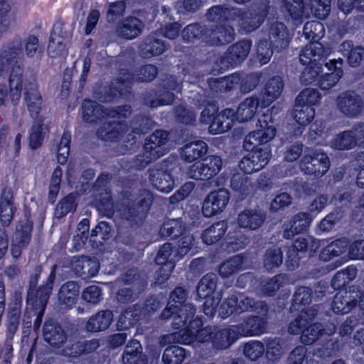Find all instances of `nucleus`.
<instances>
[{"instance_id": "b1692460", "label": "nucleus", "mask_w": 364, "mask_h": 364, "mask_svg": "<svg viewBox=\"0 0 364 364\" xmlns=\"http://www.w3.org/2000/svg\"><path fill=\"white\" fill-rule=\"evenodd\" d=\"M72 268L79 277H93L98 273L100 264L95 259H88L87 257H75L72 262Z\"/></svg>"}, {"instance_id": "a18cd8bd", "label": "nucleus", "mask_w": 364, "mask_h": 364, "mask_svg": "<svg viewBox=\"0 0 364 364\" xmlns=\"http://www.w3.org/2000/svg\"><path fill=\"white\" fill-rule=\"evenodd\" d=\"M288 277L284 274H279L274 277L263 282L261 284V291L266 296L274 295L280 288L288 284Z\"/></svg>"}, {"instance_id": "603ef678", "label": "nucleus", "mask_w": 364, "mask_h": 364, "mask_svg": "<svg viewBox=\"0 0 364 364\" xmlns=\"http://www.w3.org/2000/svg\"><path fill=\"white\" fill-rule=\"evenodd\" d=\"M166 50V46L161 40L149 37L141 47L143 55L146 58L162 54Z\"/></svg>"}, {"instance_id": "0e129e2a", "label": "nucleus", "mask_w": 364, "mask_h": 364, "mask_svg": "<svg viewBox=\"0 0 364 364\" xmlns=\"http://www.w3.org/2000/svg\"><path fill=\"white\" fill-rule=\"evenodd\" d=\"M336 72L326 73L320 75L316 85L321 90H329L334 87L343 76V70H336Z\"/></svg>"}, {"instance_id": "e2e57ef3", "label": "nucleus", "mask_w": 364, "mask_h": 364, "mask_svg": "<svg viewBox=\"0 0 364 364\" xmlns=\"http://www.w3.org/2000/svg\"><path fill=\"white\" fill-rule=\"evenodd\" d=\"M201 161L208 180L215 176L221 171L223 161L220 156L210 155Z\"/></svg>"}, {"instance_id": "2f4dec72", "label": "nucleus", "mask_w": 364, "mask_h": 364, "mask_svg": "<svg viewBox=\"0 0 364 364\" xmlns=\"http://www.w3.org/2000/svg\"><path fill=\"white\" fill-rule=\"evenodd\" d=\"M113 314L111 311H101L92 316L86 323V329L90 332L106 330L111 324Z\"/></svg>"}, {"instance_id": "aec40b11", "label": "nucleus", "mask_w": 364, "mask_h": 364, "mask_svg": "<svg viewBox=\"0 0 364 364\" xmlns=\"http://www.w3.org/2000/svg\"><path fill=\"white\" fill-rule=\"evenodd\" d=\"M128 129L127 124L113 121L101 126L97 129V134L98 137L104 141H113L119 140Z\"/></svg>"}, {"instance_id": "4468645a", "label": "nucleus", "mask_w": 364, "mask_h": 364, "mask_svg": "<svg viewBox=\"0 0 364 364\" xmlns=\"http://www.w3.org/2000/svg\"><path fill=\"white\" fill-rule=\"evenodd\" d=\"M263 21V16L255 11L233 9L232 22H235V25L245 33L256 30Z\"/></svg>"}, {"instance_id": "5701e85b", "label": "nucleus", "mask_w": 364, "mask_h": 364, "mask_svg": "<svg viewBox=\"0 0 364 364\" xmlns=\"http://www.w3.org/2000/svg\"><path fill=\"white\" fill-rule=\"evenodd\" d=\"M284 90V82L279 76L269 79L262 92V104L267 107L279 97Z\"/></svg>"}, {"instance_id": "423d86ee", "label": "nucleus", "mask_w": 364, "mask_h": 364, "mask_svg": "<svg viewBox=\"0 0 364 364\" xmlns=\"http://www.w3.org/2000/svg\"><path fill=\"white\" fill-rule=\"evenodd\" d=\"M300 168L305 173L319 178L328 171L330 160L321 149H307L300 161Z\"/></svg>"}, {"instance_id": "6ab92c4d", "label": "nucleus", "mask_w": 364, "mask_h": 364, "mask_svg": "<svg viewBox=\"0 0 364 364\" xmlns=\"http://www.w3.org/2000/svg\"><path fill=\"white\" fill-rule=\"evenodd\" d=\"M328 55V50H326L318 41L311 42L301 50L299 59L303 65H314Z\"/></svg>"}, {"instance_id": "9d476101", "label": "nucleus", "mask_w": 364, "mask_h": 364, "mask_svg": "<svg viewBox=\"0 0 364 364\" xmlns=\"http://www.w3.org/2000/svg\"><path fill=\"white\" fill-rule=\"evenodd\" d=\"M230 200L228 190L220 188L209 193L205 198L202 213L206 218L220 214L227 207Z\"/></svg>"}, {"instance_id": "e433bc0d", "label": "nucleus", "mask_w": 364, "mask_h": 364, "mask_svg": "<svg viewBox=\"0 0 364 364\" xmlns=\"http://www.w3.org/2000/svg\"><path fill=\"white\" fill-rule=\"evenodd\" d=\"M212 44H225L232 41L235 38V31L232 26L221 24L212 30L208 34Z\"/></svg>"}, {"instance_id": "f8f14e48", "label": "nucleus", "mask_w": 364, "mask_h": 364, "mask_svg": "<svg viewBox=\"0 0 364 364\" xmlns=\"http://www.w3.org/2000/svg\"><path fill=\"white\" fill-rule=\"evenodd\" d=\"M152 203V195L148 191H144L137 199L136 204L126 208L122 215V218L126 220L131 226L138 225L145 217Z\"/></svg>"}, {"instance_id": "4d7b16f0", "label": "nucleus", "mask_w": 364, "mask_h": 364, "mask_svg": "<svg viewBox=\"0 0 364 364\" xmlns=\"http://www.w3.org/2000/svg\"><path fill=\"white\" fill-rule=\"evenodd\" d=\"M65 53L64 38L63 36L53 31L50 34L48 46V54L51 58H57Z\"/></svg>"}, {"instance_id": "c03bdc74", "label": "nucleus", "mask_w": 364, "mask_h": 364, "mask_svg": "<svg viewBox=\"0 0 364 364\" xmlns=\"http://www.w3.org/2000/svg\"><path fill=\"white\" fill-rule=\"evenodd\" d=\"M79 287L74 282H68L62 285L58 293L60 301L68 307L73 306L77 300Z\"/></svg>"}, {"instance_id": "864d4df0", "label": "nucleus", "mask_w": 364, "mask_h": 364, "mask_svg": "<svg viewBox=\"0 0 364 364\" xmlns=\"http://www.w3.org/2000/svg\"><path fill=\"white\" fill-rule=\"evenodd\" d=\"M186 358L184 348L172 346L167 348L163 354L162 360L164 364H181Z\"/></svg>"}, {"instance_id": "bb28decb", "label": "nucleus", "mask_w": 364, "mask_h": 364, "mask_svg": "<svg viewBox=\"0 0 364 364\" xmlns=\"http://www.w3.org/2000/svg\"><path fill=\"white\" fill-rule=\"evenodd\" d=\"M239 337L235 326L223 329L214 328L211 341L215 348L224 349L228 348Z\"/></svg>"}, {"instance_id": "4be33fe9", "label": "nucleus", "mask_w": 364, "mask_h": 364, "mask_svg": "<svg viewBox=\"0 0 364 364\" xmlns=\"http://www.w3.org/2000/svg\"><path fill=\"white\" fill-rule=\"evenodd\" d=\"M24 100L31 116L36 117L39 113L42 98L38 90V86L35 81L26 82L24 85Z\"/></svg>"}, {"instance_id": "393cba45", "label": "nucleus", "mask_w": 364, "mask_h": 364, "mask_svg": "<svg viewBox=\"0 0 364 364\" xmlns=\"http://www.w3.org/2000/svg\"><path fill=\"white\" fill-rule=\"evenodd\" d=\"M150 181L153 186L163 193L171 192L174 187L172 176L163 168H154L150 171Z\"/></svg>"}, {"instance_id": "c85d7f7f", "label": "nucleus", "mask_w": 364, "mask_h": 364, "mask_svg": "<svg viewBox=\"0 0 364 364\" xmlns=\"http://www.w3.org/2000/svg\"><path fill=\"white\" fill-rule=\"evenodd\" d=\"M142 348L140 343L135 339L127 344L122 354L123 364H147L145 355H141Z\"/></svg>"}, {"instance_id": "6e6552de", "label": "nucleus", "mask_w": 364, "mask_h": 364, "mask_svg": "<svg viewBox=\"0 0 364 364\" xmlns=\"http://www.w3.org/2000/svg\"><path fill=\"white\" fill-rule=\"evenodd\" d=\"M157 74V68L152 65L142 67L136 77L127 71H122L119 76L112 84L111 89L117 95L118 92L122 95L129 91V85L134 79L137 81L148 82L154 80Z\"/></svg>"}, {"instance_id": "0eeeda50", "label": "nucleus", "mask_w": 364, "mask_h": 364, "mask_svg": "<svg viewBox=\"0 0 364 364\" xmlns=\"http://www.w3.org/2000/svg\"><path fill=\"white\" fill-rule=\"evenodd\" d=\"M335 102L337 109L348 118H357L364 110V96L353 90L341 92Z\"/></svg>"}, {"instance_id": "473e14b6", "label": "nucleus", "mask_w": 364, "mask_h": 364, "mask_svg": "<svg viewBox=\"0 0 364 364\" xmlns=\"http://www.w3.org/2000/svg\"><path fill=\"white\" fill-rule=\"evenodd\" d=\"M12 200L11 191L10 189L4 190L0 200V220L5 226L9 225L14 218L15 208Z\"/></svg>"}, {"instance_id": "1a4fd4ad", "label": "nucleus", "mask_w": 364, "mask_h": 364, "mask_svg": "<svg viewBox=\"0 0 364 364\" xmlns=\"http://www.w3.org/2000/svg\"><path fill=\"white\" fill-rule=\"evenodd\" d=\"M256 127V130L250 132L244 139L243 146L246 150H251L259 144H267L276 136V128L272 122L267 120L265 116L258 119Z\"/></svg>"}, {"instance_id": "39448f33", "label": "nucleus", "mask_w": 364, "mask_h": 364, "mask_svg": "<svg viewBox=\"0 0 364 364\" xmlns=\"http://www.w3.org/2000/svg\"><path fill=\"white\" fill-rule=\"evenodd\" d=\"M131 114L130 106L118 107L117 109L108 110L97 102L84 100L82 106V117L87 122H95L98 119L127 117Z\"/></svg>"}, {"instance_id": "58836bf2", "label": "nucleus", "mask_w": 364, "mask_h": 364, "mask_svg": "<svg viewBox=\"0 0 364 364\" xmlns=\"http://www.w3.org/2000/svg\"><path fill=\"white\" fill-rule=\"evenodd\" d=\"M265 355L268 360L277 363L285 353L283 341L279 338H269L265 341Z\"/></svg>"}, {"instance_id": "338daca9", "label": "nucleus", "mask_w": 364, "mask_h": 364, "mask_svg": "<svg viewBox=\"0 0 364 364\" xmlns=\"http://www.w3.org/2000/svg\"><path fill=\"white\" fill-rule=\"evenodd\" d=\"M264 352V346L261 341H253L247 343L243 349L245 356L251 361H256Z\"/></svg>"}, {"instance_id": "7c9ffc66", "label": "nucleus", "mask_w": 364, "mask_h": 364, "mask_svg": "<svg viewBox=\"0 0 364 364\" xmlns=\"http://www.w3.org/2000/svg\"><path fill=\"white\" fill-rule=\"evenodd\" d=\"M259 106V100L256 97H249L245 99L238 106L235 112L236 119L240 122L250 120L256 114Z\"/></svg>"}, {"instance_id": "412c9836", "label": "nucleus", "mask_w": 364, "mask_h": 364, "mask_svg": "<svg viewBox=\"0 0 364 364\" xmlns=\"http://www.w3.org/2000/svg\"><path fill=\"white\" fill-rule=\"evenodd\" d=\"M265 214L260 210L246 209L238 214V225L245 229L257 230L264 222Z\"/></svg>"}, {"instance_id": "a878e982", "label": "nucleus", "mask_w": 364, "mask_h": 364, "mask_svg": "<svg viewBox=\"0 0 364 364\" xmlns=\"http://www.w3.org/2000/svg\"><path fill=\"white\" fill-rule=\"evenodd\" d=\"M144 23L133 16L125 18L118 26L117 33L126 39H134L139 36L144 29Z\"/></svg>"}, {"instance_id": "79ce46f5", "label": "nucleus", "mask_w": 364, "mask_h": 364, "mask_svg": "<svg viewBox=\"0 0 364 364\" xmlns=\"http://www.w3.org/2000/svg\"><path fill=\"white\" fill-rule=\"evenodd\" d=\"M315 114L316 112L314 107L295 102L292 117L298 124L306 127L313 121Z\"/></svg>"}, {"instance_id": "5fc2aeb1", "label": "nucleus", "mask_w": 364, "mask_h": 364, "mask_svg": "<svg viewBox=\"0 0 364 364\" xmlns=\"http://www.w3.org/2000/svg\"><path fill=\"white\" fill-rule=\"evenodd\" d=\"M233 9L235 8L229 9L220 5L214 6L208 10L206 16L212 21H220V23L232 21Z\"/></svg>"}, {"instance_id": "680f3d73", "label": "nucleus", "mask_w": 364, "mask_h": 364, "mask_svg": "<svg viewBox=\"0 0 364 364\" xmlns=\"http://www.w3.org/2000/svg\"><path fill=\"white\" fill-rule=\"evenodd\" d=\"M323 328L320 323L309 324L305 327L301 335V341L305 345H311L323 335Z\"/></svg>"}, {"instance_id": "6e6d98bb", "label": "nucleus", "mask_w": 364, "mask_h": 364, "mask_svg": "<svg viewBox=\"0 0 364 364\" xmlns=\"http://www.w3.org/2000/svg\"><path fill=\"white\" fill-rule=\"evenodd\" d=\"M303 33L306 39L318 41L324 36L325 29L323 25L318 21H309L305 23Z\"/></svg>"}, {"instance_id": "f257e3e1", "label": "nucleus", "mask_w": 364, "mask_h": 364, "mask_svg": "<svg viewBox=\"0 0 364 364\" xmlns=\"http://www.w3.org/2000/svg\"><path fill=\"white\" fill-rule=\"evenodd\" d=\"M168 134L163 130H156L146 140L142 154L136 156L134 166L136 168L145 167L153 160L164 156L168 151L166 146Z\"/></svg>"}, {"instance_id": "2eb2a0df", "label": "nucleus", "mask_w": 364, "mask_h": 364, "mask_svg": "<svg viewBox=\"0 0 364 364\" xmlns=\"http://www.w3.org/2000/svg\"><path fill=\"white\" fill-rule=\"evenodd\" d=\"M266 314L250 316L238 325H235L239 336H257L264 333L267 327Z\"/></svg>"}, {"instance_id": "8fccbe9b", "label": "nucleus", "mask_w": 364, "mask_h": 364, "mask_svg": "<svg viewBox=\"0 0 364 364\" xmlns=\"http://www.w3.org/2000/svg\"><path fill=\"white\" fill-rule=\"evenodd\" d=\"M184 225L181 219H172L164 223L160 228V235L164 237H177L182 235Z\"/></svg>"}, {"instance_id": "9b49d317", "label": "nucleus", "mask_w": 364, "mask_h": 364, "mask_svg": "<svg viewBox=\"0 0 364 364\" xmlns=\"http://www.w3.org/2000/svg\"><path fill=\"white\" fill-rule=\"evenodd\" d=\"M272 157L269 146L259 148L244 156L239 163V167L245 173L250 174L262 169Z\"/></svg>"}, {"instance_id": "7ed1b4c3", "label": "nucleus", "mask_w": 364, "mask_h": 364, "mask_svg": "<svg viewBox=\"0 0 364 364\" xmlns=\"http://www.w3.org/2000/svg\"><path fill=\"white\" fill-rule=\"evenodd\" d=\"M218 277L216 274L208 273L198 283L196 295L199 299H205L203 311L205 314L213 316L222 299L220 292L216 291Z\"/></svg>"}, {"instance_id": "052dcab7", "label": "nucleus", "mask_w": 364, "mask_h": 364, "mask_svg": "<svg viewBox=\"0 0 364 364\" xmlns=\"http://www.w3.org/2000/svg\"><path fill=\"white\" fill-rule=\"evenodd\" d=\"M282 261V252L279 247H273L267 250L264 257V265L267 270L279 267Z\"/></svg>"}, {"instance_id": "f704fd0d", "label": "nucleus", "mask_w": 364, "mask_h": 364, "mask_svg": "<svg viewBox=\"0 0 364 364\" xmlns=\"http://www.w3.org/2000/svg\"><path fill=\"white\" fill-rule=\"evenodd\" d=\"M44 339L54 347H60L66 341V335L62 328L46 322L43 327Z\"/></svg>"}, {"instance_id": "de8ad7c7", "label": "nucleus", "mask_w": 364, "mask_h": 364, "mask_svg": "<svg viewBox=\"0 0 364 364\" xmlns=\"http://www.w3.org/2000/svg\"><path fill=\"white\" fill-rule=\"evenodd\" d=\"M348 248V242L346 240H337L325 247L320 253V259L328 261L335 257L344 253Z\"/></svg>"}, {"instance_id": "37998d69", "label": "nucleus", "mask_w": 364, "mask_h": 364, "mask_svg": "<svg viewBox=\"0 0 364 364\" xmlns=\"http://www.w3.org/2000/svg\"><path fill=\"white\" fill-rule=\"evenodd\" d=\"M228 230V223L225 220L218 221L205 230H204L202 238L207 245H212L220 240Z\"/></svg>"}, {"instance_id": "bf43d9fd", "label": "nucleus", "mask_w": 364, "mask_h": 364, "mask_svg": "<svg viewBox=\"0 0 364 364\" xmlns=\"http://www.w3.org/2000/svg\"><path fill=\"white\" fill-rule=\"evenodd\" d=\"M331 144L333 148L338 150L351 149L356 146L349 130L342 132L335 136Z\"/></svg>"}, {"instance_id": "13d9d810", "label": "nucleus", "mask_w": 364, "mask_h": 364, "mask_svg": "<svg viewBox=\"0 0 364 364\" xmlns=\"http://www.w3.org/2000/svg\"><path fill=\"white\" fill-rule=\"evenodd\" d=\"M47 133L48 128L46 124L40 122L34 124L31 129L29 136L30 146L33 149L40 147Z\"/></svg>"}, {"instance_id": "49530a36", "label": "nucleus", "mask_w": 364, "mask_h": 364, "mask_svg": "<svg viewBox=\"0 0 364 364\" xmlns=\"http://www.w3.org/2000/svg\"><path fill=\"white\" fill-rule=\"evenodd\" d=\"M230 186L237 196L241 199L247 196L251 190L249 177L240 173L233 175L230 181Z\"/></svg>"}, {"instance_id": "a211bd4d", "label": "nucleus", "mask_w": 364, "mask_h": 364, "mask_svg": "<svg viewBox=\"0 0 364 364\" xmlns=\"http://www.w3.org/2000/svg\"><path fill=\"white\" fill-rule=\"evenodd\" d=\"M311 219L306 213H299L283 225V237L291 239L294 235L306 230Z\"/></svg>"}, {"instance_id": "20e7f679", "label": "nucleus", "mask_w": 364, "mask_h": 364, "mask_svg": "<svg viewBox=\"0 0 364 364\" xmlns=\"http://www.w3.org/2000/svg\"><path fill=\"white\" fill-rule=\"evenodd\" d=\"M55 277V266H54L50 272L48 278V282L46 285L40 287L37 294L34 295L33 291H31L27 295L26 303L27 306H30L31 311L34 312L36 318L33 322L34 330H38L41 324L42 318L44 314L45 309L50 297L52 290V284Z\"/></svg>"}, {"instance_id": "c9c22d12", "label": "nucleus", "mask_w": 364, "mask_h": 364, "mask_svg": "<svg viewBox=\"0 0 364 364\" xmlns=\"http://www.w3.org/2000/svg\"><path fill=\"white\" fill-rule=\"evenodd\" d=\"M207 151V144L198 140L185 144L181 149V154L186 161L192 162L204 156Z\"/></svg>"}, {"instance_id": "dca6fc26", "label": "nucleus", "mask_w": 364, "mask_h": 364, "mask_svg": "<svg viewBox=\"0 0 364 364\" xmlns=\"http://www.w3.org/2000/svg\"><path fill=\"white\" fill-rule=\"evenodd\" d=\"M32 228V223L28 220L17 225L11 248V255L14 258H18L22 250L26 248L31 239Z\"/></svg>"}, {"instance_id": "09e8293b", "label": "nucleus", "mask_w": 364, "mask_h": 364, "mask_svg": "<svg viewBox=\"0 0 364 364\" xmlns=\"http://www.w3.org/2000/svg\"><path fill=\"white\" fill-rule=\"evenodd\" d=\"M181 258L176 250H173L171 243H165L159 250L156 257V262L158 264L171 263L175 264L176 262Z\"/></svg>"}, {"instance_id": "ea45409f", "label": "nucleus", "mask_w": 364, "mask_h": 364, "mask_svg": "<svg viewBox=\"0 0 364 364\" xmlns=\"http://www.w3.org/2000/svg\"><path fill=\"white\" fill-rule=\"evenodd\" d=\"M252 43L249 40H242L228 48V58L230 63L236 64L243 61L250 53Z\"/></svg>"}, {"instance_id": "69168bd1", "label": "nucleus", "mask_w": 364, "mask_h": 364, "mask_svg": "<svg viewBox=\"0 0 364 364\" xmlns=\"http://www.w3.org/2000/svg\"><path fill=\"white\" fill-rule=\"evenodd\" d=\"M321 70L322 67L320 63L309 65V66L305 68L300 76L301 82L304 85L318 83V79L320 77Z\"/></svg>"}, {"instance_id": "72a5a7b5", "label": "nucleus", "mask_w": 364, "mask_h": 364, "mask_svg": "<svg viewBox=\"0 0 364 364\" xmlns=\"http://www.w3.org/2000/svg\"><path fill=\"white\" fill-rule=\"evenodd\" d=\"M237 295L238 296V314L245 311H254L258 314L267 313V306L264 301H255L254 299L239 293Z\"/></svg>"}, {"instance_id": "ddd939ff", "label": "nucleus", "mask_w": 364, "mask_h": 364, "mask_svg": "<svg viewBox=\"0 0 364 364\" xmlns=\"http://www.w3.org/2000/svg\"><path fill=\"white\" fill-rule=\"evenodd\" d=\"M195 313V308L191 304H186L179 308L178 306H176L169 301L167 307L161 314V317L163 319H168L173 316V327L180 330L183 328V327L187 324L188 320L193 318Z\"/></svg>"}, {"instance_id": "a19ab883", "label": "nucleus", "mask_w": 364, "mask_h": 364, "mask_svg": "<svg viewBox=\"0 0 364 364\" xmlns=\"http://www.w3.org/2000/svg\"><path fill=\"white\" fill-rule=\"evenodd\" d=\"M23 68L18 65L12 69L10 74L9 79V91L10 96L13 102L18 101L21 97L23 83Z\"/></svg>"}, {"instance_id": "f3484780", "label": "nucleus", "mask_w": 364, "mask_h": 364, "mask_svg": "<svg viewBox=\"0 0 364 364\" xmlns=\"http://www.w3.org/2000/svg\"><path fill=\"white\" fill-rule=\"evenodd\" d=\"M361 294L362 293L358 294L346 291L337 293L332 302L333 311L336 314H348L357 304H359V297Z\"/></svg>"}, {"instance_id": "f03ea898", "label": "nucleus", "mask_w": 364, "mask_h": 364, "mask_svg": "<svg viewBox=\"0 0 364 364\" xmlns=\"http://www.w3.org/2000/svg\"><path fill=\"white\" fill-rule=\"evenodd\" d=\"M188 322V325H186L184 328L170 335L169 339L174 343L184 345H190L196 341L206 342L212 339L214 328L210 326L200 328L203 323L200 318H192Z\"/></svg>"}, {"instance_id": "3c124183", "label": "nucleus", "mask_w": 364, "mask_h": 364, "mask_svg": "<svg viewBox=\"0 0 364 364\" xmlns=\"http://www.w3.org/2000/svg\"><path fill=\"white\" fill-rule=\"evenodd\" d=\"M242 263V257L235 255L220 265L219 274L222 277H229L241 269Z\"/></svg>"}, {"instance_id": "c756f323", "label": "nucleus", "mask_w": 364, "mask_h": 364, "mask_svg": "<svg viewBox=\"0 0 364 364\" xmlns=\"http://www.w3.org/2000/svg\"><path fill=\"white\" fill-rule=\"evenodd\" d=\"M235 112L232 109H225L218 114L209 127V131L213 134H218L228 131L233 126Z\"/></svg>"}, {"instance_id": "774afa93", "label": "nucleus", "mask_w": 364, "mask_h": 364, "mask_svg": "<svg viewBox=\"0 0 364 364\" xmlns=\"http://www.w3.org/2000/svg\"><path fill=\"white\" fill-rule=\"evenodd\" d=\"M321 100L320 93L314 88H306L296 98V102L307 105L308 106L316 105Z\"/></svg>"}, {"instance_id": "cd10ccee", "label": "nucleus", "mask_w": 364, "mask_h": 364, "mask_svg": "<svg viewBox=\"0 0 364 364\" xmlns=\"http://www.w3.org/2000/svg\"><path fill=\"white\" fill-rule=\"evenodd\" d=\"M270 43L278 49L286 48L290 41V36L286 26L279 22L273 23L269 31Z\"/></svg>"}, {"instance_id": "4c0bfd02", "label": "nucleus", "mask_w": 364, "mask_h": 364, "mask_svg": "<svg viewBox=\"0 0 364 364\" xmlns=\"http://www.w3.org/2000/svg\"><path fill=\"white\" fill-rule=\"evenodd\" d=\"M309 238L303 237H298L292 245L290 246L287 254L288 268L291 270L294 269L299 265V257L297 253L299 252H305L309 249Z\"/></svg>"}]
</instances>
